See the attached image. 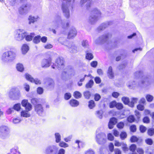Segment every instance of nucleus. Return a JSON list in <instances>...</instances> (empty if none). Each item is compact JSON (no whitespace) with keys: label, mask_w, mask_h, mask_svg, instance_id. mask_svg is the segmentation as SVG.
Here are the masks:
<instances>
[{"label":"nucleus","mask_w":154,"mask_h":154,"mask_svg":"<svg viewBox=\"0 0 154 154\" xmlns=\"http://www.w3.org/2000/svg\"><path fill=\"white\" fill-rule=\"evenodd\" d=\"M51 59L50 57L48 59H43L42 60L41 63V66L42 67L46 68L49 67L51 63Z\"/></svg>","instance_id":"13"},{"label":"nucleus","mask_w":154,"mask_h":154,"mask_svg":"<svg viewBox=\"0 0 154 154\" xmlns=\"http://www.w3.org/2000/svg\"><path fill=\"white\" fill-rule=\"evenodd\" d=\"M77 31L75 28H72L69 31L68 35V38L69 39L72 38L76 35Z\"/></svg>","instance_id":"17"},{"label":"nucleus","mask_w":154,"mask_h":154,"mask_svg":"<svg viewBox=\"0 0 154 154\" xmlns=\"http://www.w3.org/2000/svg\"><path fill=\"white\" fill-rule=\"evenodd\" d=\"M95 106L94 102L93 100H91L89 102L88 107L90 109H92Z\"/></svg>","instance_id":"41"},{"label":"nucleus","mask_w":154,"mask_h":154,"mask_svg":"<svg viewBox=\"0 0 154 154\" xmlns=\"http://www.w3.org/2000/svg\"><path fill=\"white\" fill-rule=\"evenodd\" d=\"M53 23L55 27H59L61 26L62 28L66 29L69 27V22L68 20L64 22L61 19V17L59 15H57L55 17Z\"/></svg>","instance_id":"4"},{"label":"nucleus","mask_w":154,"mask_h":154,"mask_svg":"<svg viewBox=\"0 0 154 154\" xmlns=\"http://www.w3.org/2000/svg\"><path fill=\"white\" fill-rule=\"evenodd\" d=\"M15 91V87L11 88L8 93L9 97L12 99L14 98V96Z\"/></svg>","instance_id":"28"},{"label":"nucleus","mask_w":154,"mask_h":154,"mask_svg":"<svg viewBox=\"0 0 154 154\" xmlns=\"http://www.w3.org/2000/svg\"><path fill=\"white\" fill-rule=\"evenodd\" d=\"M14 110L17 111L19 110L20 109V103H17L14 105L13 106Z\"/></svg>","instance_id":"48"},{"label":"nucleus","mask_w":154,"mask_h":154,"mask_svg":"<svg viewBox=\"0 0 154 154\" xmlns=\"http://www.w3.org/2000/svg\"><path fill=\"white\" fill-rule=\"evenodd\" d=\"M14 92V98H13V100H17L19 99L21 96L20 90L17 88L15 87V91Z\"/></svg>","instance_id":"20"},{"label":"nucleus","mask_w":154,"mask_h":154,"mask_svg":"<svg viewBox=\"0 0 154 154\" xmlns=\"http://www.w3.org/2000/svg\"><path fill=\"white\" fill-rule=\"evenodd\" d=\"M73 95L75 97L76 99L80 98L81 96V94L79 91H76L74 93Z\"/></svg>","instance_id":"44"},{"label":"nucleus","mask_w":154,"mask_h":154,"mask_svg":"<svg viewBox=\"0 0 154 154\" xmlns=\"http://www.w3.org/2000/svg\"><path fill=\"white\" fill-rule=\"evenodd\" d=\"M94 83L93 81L92 80H90L89 82L86 85V87L87 88H91L93 85Z\"/></svg>","instance_id":"45"},{"label":"nucleus","mask_w":154,"mask_h":154,"mask_svg":"<svg viewBox=\"0 0 154 154\" xmlns=\"http://www.w3.org/2000/svg\"><path fill=\"white\" fill-rule=\"evenodd\" d=\"M107 74L110 79H112L114 77V73L112 71V67L111 66H110L108 68Z\"/></svg>","instance_id":"24"},{"label":"nucleus","mask_w":154,"mask_h":154,"mask_svg":"<svg viewBox=\"0 0 154 154\" xmlns=\"http://www.w3.org/2000/svg\"><path fill=\"white\" fill-rule=\"evenodd\" d=\"M26 79L28 81L31 82H32L34 81V78L31 75L28 73H26L25 75Z\"/></svg>","instance_id":"33"},{"label":"nucleus","mask_w":154,"mask_h":154,"mask_svg":"<svg viewBox=\"0 0 154 154\" xmlns=\"http://www.w3.org/2000/svg\"><path fill=\"white\" fill-rule=\"evenodd\" d=\"M116 107L118 109L120 110L123 108V105L121 103H117Z\"/></svg>","instance_id":"57"},{"label":"nucleus","mask_w":154,"mask_h":154,"mask_svg":"<svg viewBox=\"0 0 154 154\" xmlns=\"http://www.w3.org/2000/svg\"><path fill=\"white\" fill-rule=\"evenodd\" d=\"M35 111L40 116H42L44 115V111L42 105L40 104H38L35 106Z\"/></svg>","instance_id":"15"},{"label":"nucleus","mask_w":154,"mask_h":154,"mask_svg":"<svg viewBox=\"0 0 154 154\" xmlns=\"http://www.w3.org/2000/svg\"><path fill=\"white\" fill-rule=\"evenodd\" d=\"M20 154V152L18 150V148L17 146H15L10 149V152L8 154Z\"/></svg>","instance_id":"25"},{"label":"nucleus","mask_w":154,"mask_h":154,"mask_svg":"<svg viewBox=\"0 0 154 154\" xmlns=\"http://www.w3.org/2000/svg\"><path fill=\"white\" fill-rule=\"evenodd\" d=\"M9 132L8 127L6 126H2L0 127V137L2 139L6 137Z\"/></svg>","instance_id":"11"},{"label":"nucleus","mask_w":154,"mask_h":154,"mask_svg":"<svg viewBox=\"0 0 154 154\" xmlns=\"http://www.w3.org/2000/svg\"><path fill=\"white\" fill-rule=\"evenodd\" d=\"M127 120L129 122H132L134 121L135 118L133 116L131 115L128 118Z\"/></svg>","instance_id":"49"},{"label":"nucleus","mask_w":154,"mask_h":154,"mask_svg":"<svg viewBox=\"0 0 154 154\" xmlns=\"http://www.w3.org/2000/svg\"><path fill=\"white\" fill-rule=\"evenodd\" d=\"M136 148V146L135 144H132L130 147V150L131 151L133 152L134 153V152L135 151Z\"/></svg>","instance_id":"51"},{"label":"nucleus","mask_w":154,"mask_h":154,"mask_svg":"<svg viewBox=\"0 0 154 154\" xmlns=\"http://www.w3.org/2000/svg\"><path fill=\"white\" fill-rule=\"evenodd\" d=\"M59 146L61 147L65 148L68 146V144L63 142H61L59 143Z\"/></svg>","instance_id":"50"},{"label":"nucleus","mask_w":154,"mask_h":154,"mask_svg":"<svg viewBox=\"0 0 154 154\" xmlns=\"http://www.w3.org/2000/svg\"><path fill=\"white\" fill-rule=\"evenodd\" d=\"M146 127L140 125V132L142 133L144 132L146 130Z\"/></svg>","instance_id":"60"},{"label":"nucleus","mask_w":154,"mask_h":154,"mask_svg":"<svg viewBox=\"0 0 154 154\" xmlns=\"http://www.w3.org/2000/svg\"><path fill=\"white\" fill-rule=\"evenodd\" d=\"M95 139L96 142L99 144H103L106 141V134L102 132H99L97 130L96 132Z\"/></svg>","instance_id":"6"},{"label":"nucleus","mask_w":154,"mask_h":154,"mask_svg":"<svg viewBox=\"0 0 154 154\" xmlns=\"http://www.w3.org/2000/svg\"><path fill=\"white\" fill-rule=\"evenodd\" d=\"M70 104L72 106H77L79 105V102L77 100L73 99L70 101Z\"/></svg>","instance_id":"30"},{"label":"nucleus","mask_w":154,"mask_h":154,"mask_svg":"<svg viewBox=\"0 0 154 154\" xmlns=\"http://www.w3.org/2000/svg\"><path fill=\"white\" fill-rule=\"evenodd\" d=\"M128 87L130 88H132L135 87L136 85V84L134 81H130L127 83Z\"/></svg>","instance_id":"35"},{"label":"nucleus","mask_w":154,"mask_h":154,"mask_svg":"<svg viewBox=\"0 0 154 154\" xmlns=\"http://www.w3.org/2000/svg\"><path fill=\"white\" fill-rule=\"evenodd\" d=\"M21 49L23 54H26L28 51L29 47L27 45L24 44L23 45Z\"/></svg>","instance_id":"27"},{"label":"nucleus","mask_w":154,"mask_h":154,"mask_svg":"<svg viewBox=\"0 0 154 154\" xmlns=\"http://www.w3.org/2000/svg\"><path fill=\"white\" fill-rule=\"evenodd\" d=\"M103 111L102 110L97 111L95 112L96 116L100 119H102L103 118Z\"/></svg>","instance_id":"29"},{"label":"nucleus","mask_w":154,"mask_h":154,"mask_svg":"<svg viewBox=\"0 0 154 154\" xmlns=\"http://www.w3.org/2000/svg\"><path fill=\"white\" fill-rule=\"evenodd\" d=\"M27 35L26 32L23 29H19L14 32V38L17 41H21L25 38Z\"/></svg>","instance_id":"7"},{"label":"nucleus","mask_w":154,"mask_h":154,"mask_svg":"<svg viewBox=\"0 0 154 154\" xmlns=\"http://www.w3.org/2000/svg\"><path fill=\"white\" fill-rule=\"evenodd\" d=\"M68 74L65 71H63L61 74V78L63 80H65L68 77Z\"/></svg>","instance_id":"37"},{"label":"nucleus","mask_w":154,"mask_h":154,"mask_svg":"<svg viewBox=\"0 0 154 154\" xmlns=\"http://www.w3.org/2000/svg\"><path fill=\"white\" fill-rule=\"evenodd\" d=\"M40 37L41 36L40 35L35 36L34 38L33 42L36 44L39 43L40 41Z\"/></svg>","instance_id":"40"},{"label":"nucleus","mask_w":154,"mask_h":154,"mask_svg":"<svg viewBox=\"0 0 154 154\" xmlns=\"http://www.w3.org/2000/svg\"><path fill=\"white\" fill-rule=\"evenodd\" d=\"M149 121V119L148 117H145L143 119V122L144 123H148Z\"/></svg>","instance_id":"64"},{"label":"nucleus","mask_w":154,"mask_h":154,"mask_svg":"<svg viewBox=\"0 0 154 154\" xmlns=\"http://www.w3.org/2000/svg\"><path fill=\"white\" fill-rule=\"evenodd\" d=\"M21 116L23 117H28L30 116V114L28 112L26 111H23L21 113Z\"/></svg>","instance_id":"36"},{"label":"nucleus","mask_w":154,"mask_h":154,"mask_svg":"<svg viewBox=\"0 0 154 154\" xmlns=\"http://www.w3.org/2000/svg\"><path fill=\"white\" fill-rule=\"evenodd\" d=\"M55 65L59 69H63L64 66V60L63 57H58L56 60V62L54 65L51 66L53 69H55L54 65Z\"/></svg>","instance_id":"12"},{"label":"nucleus","mask_w":154,"mask_h":154,"mask_svg":"<svg viewBox=\"0 0 154 154\" xmlns=\"http://www.w3.org/2000/svg\"><path fill=\"white\" fill-rule=\"evenodd\" d=\"M110 112L113 113V116H116L119 119H122L125 117V115L123 113L119 115V112H114L113 111H112Z\"/></svg>","instance_id":"22"},{"label":"nucleus","mask_w":154,"mask_h":154,"mask_svg":"<svg viewBox=\"0 0 154 154\" xmlns=\"http://www.w3.org/2000/svg\"><path fill=\"white\" fill-rule=\"evenodd\" d=\"M25 107L26 111L28 112L31 110L32 106L30 103H29Z\"/></svg>","instance_id":"54"},{"label":"nucleus","mask_w":154,"mask_h":154,"mask_svg":"<svg viewBox=\"0 0 154 154\" xmlns=\"http://www.w3.org/2000/svg\"><path fill=\"white\" fill-rule=\"evenodd\" d=\"M92 0H81L80 2V4L81 7H83L85 4L86 3L85 6H86V9H88L90 7Z\"/></svg>","instance_id":"16"},{"label":"nucleus","mask_w":154,"mask_h":154,"mask_svg":"<svg viewBox=\"0 0 154 154\" xmlns=\"http://www.w3.org/2000/svg\"><path fill=\"white\" fill-rule=\"evenodd\" d=\"M84 95L85 98L88 99L91 96V94L90 91H87L84 93Z\"/></svg>","instance_id":"43"},{"label":"nucleus","mask_w":154,"mask_h":154,"mask_svg":"<svg viewBox=\"0 0 154 154\" xmlns=\"http://www.w3.org/2000/svg\"><path fill=\"white\" fill-rule=\"evenodd\" d=\"M75 0H62V9L64 16L67 18L70 16L69 9L72 8L71 5L73 3Z\"/></svg>","instance_id":"2"},{"label":"nucleus","mask_w":154,"mask_h":154,"mask_svg":"<svg viewBox=\"0 0 154 154\" xmlns=\"http://www.w3.org/2000/svg\"><path fill=\"white\" fill-rule=\"evenodd\" d=\"M130 140L131 142H135L137 141L138 139L136 137L133 136L131 137Z\"/></svg>","instance_id":"59"},{"label":"nucleus","mask_w":154,"mask_h":154,"mask_svg":"<svg viewBox=\"0 0 154 154\" xmlns=\"http://www.w3.org/2000/svg\"><path fill=\"white\" fill-rule=\"evenodd\" d=\"M127 136V134L125 132H122L120 134V137L122 140H124L126 137Z\"/></svg>","instance_id":"52"},{"label":"nucleus","mask_w":154,"mask_h":154,"mask_svg":"<svg viewBox=\"0 0 154 154\" xmlns=\"http://www.w3.org/2000/svg\"><path fill=\"white\" fill-rule=\"evenodd\" d=\"M112 23L111 21L106 22L102 23L97 28V30L98 32H100L109 26L111 25Z\"/></svg>","instance_id":"14"},{"label":"nucleus","mask_w":154,"mask_h":154,"mask_svg":"<svg viewBox=\"0 0 154 154\" xmlns=\"http://www.w3.org/2000/svg\"><path fill=\"white\" fill-rule=\"evenodd\" d=\"M122 147L124 151L125 152L128 150V148L127 147V145L126 144L124 143H122Z\"/></svg>","instance_id":"53"},{"label":"nucleus","mask_w":154,"mask_h":154,"mask_svg":"<svg viewBox=\"0 0 154 154\" xmlns=\"http://www.w3.org/2000/svg\"><path fill=\"white\" fill-rule=\"evenodd\" d=\"M17 56V53L15 51L10 50L2 53L1 60L3 63H10L14 61L16 59Z\"/></svg>","instance_id":"1"},{"label":"nucleus","mask_w":154,"mask_h":154,"mask_svg":"<svg viewBox=\"0 0 154 154\" xmlns=\"http://www.w3.org/2000/svg\"><path fill=\"white\" fill-rule=\"evenodd\" d=\"M82 45L83 47L85 48H88V42L86 40H84L82 42Z\"/></svg>","instance_id":"42"},{"label":"nucleus","mask_w":154,"mask_h":154,"mask_svg":"<svg viewBox=\"0 0 154 154\" xmlns=\"http://www.w3.org/2000/svg\"><path fill=\"white\" fill-rule=\"evenodd\" d=\"M68 48L69 52L71 53H76L79 51L78 47L75 45H72L70 47H68Z\"/></svg>","instance_id":"18"},{"label":"nucleus","mask_w":154,"mask_h":154,"mask_svg":"<svg viewBox=\"0 0 154 154\" xmlns=\"http://www.w3.org/2000/svg\"><path fill=\"white\" fill-rule=\"evenodd\" d=\"M146 143L149 145H151L153 143L152 140L150 138H148L146 140Z\"/></svg>","instance_id":"61"},{"label":"nucleus","mask_w":154,"mask_h":154,"mask_svg":"<svg viewBox=\"0 0 154 154\" xmlns=\"http://www.w3.org/2000/svg\"><path fill=\"white\" fill-rule=\"evenodd\" d=\"M47 80L48 88L51 89L53 88L54 85V83L53 80L50 78H47Z\"/></svg>","instance_id":"23"},{"label":"nucleus","mask_w":154,"mask_h":154,"mask_svg":"<svg viewBox=\"0 0 154 154\" xmlns=\"http://www.w3.org/2000/svg\"><path fill=\"white\" fill-rule=\"evenodd\" d=\"M111 36V34L109 32L105 33L96 39L95 41V42L97 44H103L106 42Z\"/></svg>","instance_id":"8"},{"label":"nucleus","mask_w":154,"mask_h":154,"mask_svg":"<svg viewBox=\"0 0 154 154\" xmlns=\"http://www.w3.org/2000/svg\"><path fill=\"white\" fill-rule=\"evenodd\" d=\"M143 73L141 71L136 72L134 73V75L136 78H139L141 76L142 80L140 84H139V86H145L149 85L151 82V81L149 77L146 76H142Z\"/></svg>","instance_id":"5"},{"label":"nucleus","mask_w":154,"mask_h":154,"mask_svg":"<svg viewBox=\"0 0 154 154\" xmlns=\"http://www.w3.org/2000/svg\"><path fill=\"white\" fill-rule=\"evenodd\" d=\"M148 134L150 136H152L154 134V129L153 128H150L148 129L147 131Z\"/></svg>","instance_id":"47"},{"label":"nucleus","mask_w":154,"mask_h":154,"mask_svg":"<svg viewBox=\"0 0 154 154\" xmlns=\"http://www.w3.org/2000/svg\"><path fill=\"white\" fill-rule=\"evenodd\" d=\"M14 109L13 108H11L8 109L6 111V113L8 114H10L14 112Z\"/></svg>","instance_id":"58"},{"label":"nucleus","mask_w":154,"mask_h":154,"mask_svg":"<svg viewBox=\"0 0 154 154\" xmlns=\"http://www.w3.org/2000/svg\"><path fill=\"white\" fill-rule=\"evenodd\" d=\"M85 154H95V152L93 150L90 149L86 151Z\"/></svg>","instance_id":"63"},{"label":"nucleus","mask_w":154,"mask_h":154,"mask_svg":"<svg viewBox=\"0 0 154 154\" xmlns=\"http://www.w3.org/2000/svg\"><path fill=\"white\" fill-rule=\"evenodd\" d=\"M122 100L125 104H128L129 106V103L130 102L128 98L126 97H123L122 98Z\"/></svg>","instance_id":"39"},{"label":"nucleus","mask_w":154,"mask_h":154,"mask_svg":"<svg viewBox=\"0 0 154 154\" xmlns=\"http://www.w3.org/2000/svg\"><path fill=\"white\" fill-rule=\"evenodd\" d=\"M58 146L55 145H49L45 148V154H57L58 150Z\"/></svg>","instance_id":"9"},{"label":"nucleus","mask_w":154,"mask_h":154,"mask_svg":"<svg viewBox=\"0 0 154 154\" xmlns=\"http://www.w3.org/2000/svg\"><path fill=\"white\" fill-rule=\"evenodd\" d=\"M37 92L39 94H42L43 92V89L42 88L39 87L37 89Z\"/></svg>","instance_id":"62"},{"label":"nucleus","mask_w":154,"mask_h":154,"mask_svg":"<svg viewBox=\"0 0 154 154\" xmlns=\"http://www.w3.org/2000/svg\"><path fill=\"white\" fill-rule=\"evenodd\" d=\"M35 36V34L34 33H30V35H26V40L27 41H30L32 40V38Z\"/></svg>","instance_id":"32"},{"label":"nucleus","mask_w":154,"mask_h":154,"mask_svg":"<svg viewBox=\"0 0 154 154\" xmlns=\"http://www.w3.org/2000/svg\"><path fill=\"white\" fill-rule=\"evenodd\" d=\"M146 98L148 102H151L152 100L153 97L150 95L147 94L146 96Z\"/></svg>","instance_id":"46"},{"label":"nucleus","mask_w":154,"mask_h":154,"mask_svg":"<svg viewBox=\"0 0 154 154\" xmlns=\"http://www.w3.org/2000/svg\"><path fill=\"white\" fill-rule=\"evenodd\" d=\"M31 6L29 4L22 5L19 9V13L21 15H25L28 13L31 10Z\"/></svg>","instance_id":"10"},{"label":"nucleus","mask_w":154,"mask_h":154,"mask_svg":"<svg viewBox=\"0 0 154 154\" xmlns=\"http://www.w3.org/2000/svg\"><path fill=\"white\" fill-rule=\"evenodd\" d=\"M138 100V99L136 98H132L131 101H130L129 103V106L131 107H134V104L137 103Z\"/></svg>","instance_id":"26"},{"label":"nucleus","mask_w":154,"mask_h":154,"mask_svg":"<svg viewBox=\"0 0 154 154\" xmlns=\"http://www.w3.org/2000/svg\"><path fill=\"white\" fill-rule=\"evenodd\" d=\"M86 59L90 60L93 58V54L91 53L89 51H86Z\"/></svg>","instance_id":"31"},{"label":"nucleus","mask_w":154,"mask_h":154,"mask_svg":"<svg viewBox=\"0 0 154 154\" xmlns=\"http://www.w3.org/2000/svg\"><path fill=\"white\" fill-rule=\"evenodd\" d=\"M16 68L19 71L22 72L23 71L24 68L23 65L21 63H19L17 64L16 65Z\"/></svg>","instance_id":"34"},{"label":"nucleus","mask_w":154,"mask_h":154,"mask_svg":"<svg viewBox=\"0 0 154 154\" xmlns=\"http://www.w3.org/2000/svg\"><path fill=\"white\" fill-rule=\"evenodd\" d=\"M38 18L39 17L38 16L34 17L29 16L28 18L29 21V24H31V23H34L35 22L37 21Z\"/></svg>","instance_id":"21"},{"label":"nucleus","mask_w":154,"mask_h":154,"mask_svg":"<svg viewBox=\"0 0 154 154\" xmlns=\"http://www.w3.org/2000/svg\"><path fill=\"white\" fill-rule=\"evenodd\" d=\"M92 14L88 18V22L91 24H94L101 18V13L97 8H95L92 11Z\"/></svg>","instance_id":"3"},{"label":"nucleus","mask_w":154,"mask_h":154,"mask_svg":"<svg viewBox=\"0 0 154 154\" xmlns=\"http://www.w3.org/2000/svg\"><path fill=\"white\" fill-rule=\"evenodd\" d=\"M117 103V102L115 101H114L111 102L109 104L110 108H113L115 106L116 107Z\"/></svg>","instance_id":"56"},{"label":"nucleus","mask_w":154,"mask_h":154,"mask_svg":"<svg viewBox=\"0 0 154 154\" xmlns=\"http://www.w3.org/2000/svg\"><path fill=\"white\" fill-rule=\"evenodd\" d=\"M55 136L56 139V142L59 143L61 140V136L59 133H56L55 134Z\"/></svg>","instance_id":"38"},{"label":"nucleus","mask_w":154,"mask_h":154,"mask_svg":"<svg viewBox=\"0 0 154 154\" xmlns=\"http://www.w3.org/2000/svg\"><path fill=\"white\" fill-rule=\"evenodd\" d=\"M71 97V94L69 93H67L65 94L64 98L66 100L69 99Z\"/></svg>","instance_id":"55"},{"label":"nucleus","mask_w":154,"mask_h":154,"mask_svg":"<svg viewBox=\"0 0 154 154\" xmlns=\"http://www.w3.org/2000/svg\"><path fill=\"white\" fill-rule=\"evenodd\" d=\"M117 123V119L113 117L111 118L108 124V127L109 129H111L113 128L114 125Z\"/></svg>","instance_id":"19"}]
</instances>
